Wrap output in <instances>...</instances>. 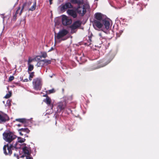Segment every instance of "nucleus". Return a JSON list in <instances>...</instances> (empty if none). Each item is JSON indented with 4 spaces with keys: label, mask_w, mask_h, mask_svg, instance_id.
<instances>
[{
    "label": "nucleus",
    "mask_w": 159,
    "mask_h": 159,
    "mask_svg": "<svg viewBox=\"0 0 159 159\" xmlns=\"http://www.w3.org/2000/svg\"><path fill=\"white\" fill-rule=\"evenodd\" d=\"M33 60L29 58L28 61V64H30V63Z\"/></svg>",
    "instance_id": "29"
},
{
    "label": "nucleus",
    "mask_w": 159,
    "mask_h": 159,
    "mask_svg": "<svg viewBox=\"0 0 159 159\" xmlns=\"http://www.w3.org/2000/svg\"><path fill=\"white\" fill-rule=\"evenodd\" d=\"M53 49V48H51V49H50L49 51H48V52H50Z\"/></svg>",
    "instance_id": "35"
},
{
    "label": "nucleus",
    "mask_w": 159,
    "mask_h": 159,
    "mask_svg": "<svg viewBox=\"0 0 159 159\" xmlns=\"http://www.w3.org/2000/svg\"><path fill=\"white\" fill-rule=\"evenodd\" d=\"M11 95V92H9L4 97V98H10Z\"/></svg>",
    "instance_id": "22"
},
{
    "label": "nucleus",
    "mask_w": 159,
    "mask_h": 159,
    "mask_svg": "<svg viewBox=\"0 0 159 159\" xmlns=\"http://www.w3.org/2000/svg\"><path fill=\"white\" fill-rule=\"evenodd\" d=\"M28 71H31L34 68V66L33 65L31 64H28Z\"/></svg>",
    "instance_id": "17"
},
{
    "label": "nucleus",
    "mask_w": 159,
    "mask_h": 159,
    "mask_svg": "<svg viewBox=\"0 0 159 159\" xmlns=\"http://www.w3.org/2000/svg\"><path fill=\"white\" fill-rule=\"evenodd\" d=\"M41 56V57H43V58H45L47 57V54L46 52H43Z\"/></svg>",
    "instance_id": "25"
},
{
    "label": "nucleus",
    "mask_w": 159,
    "mask_h": 159,
    "mask_svg": "<svg viewBox=\"0 0 159 159\" xmlns=\"http://www.w3.org/2000/svg\"><path fill=\"white\" fill-rule=\"evenodd\" d=\"M7 106H10L11 105L10 101L9 100H8L7 101Z\"/></svg>",
    "instance_id": "26"
},
{
    "label": "nucleus",
    "mask_w": 159,
    "mask_h": 159,
    "mask_svg": "<svg viewBox=\"0 0 159 159\" xmlns=\"http://www.w3.org/2000/svg\"><path fill=\"white\" fill-rule=\"evenodd\" d=\"M67 13L74 18H76L77 16L76 11L73 9H68L67 11Z\"/></svg>",
    "instance_id": "12"
},
{
    "label": "nucleus",
    "mask_w": 159,
    "mask_h": 159,
    "mask_svg": "<svg viewBox=\"0 0 159 159\" xmlns=\"http://www.w3.org/2000/svg\"><path fill=\"white\" fill-rule=\"evenodd\" d=\"M99 36L100 39L101 40V43L103 44V45H105V44L106 43V39L102 36V35L101 33L99 34Z\"/></svg>",
    "instance_id": "14"
},
{
    "label": "nucleus",
    "mask_w": 159,
    "mask_h": 159,
    "mask_svg": "<svg viewBox=\"0 0 159 159\" xmlns=\"http://www.w3.org/2000/svg\"><path fill=\"white\" fill-rule=\"evenodd\" d=\"M81 22L79 21H77L75 22L70 26L71 29V33H74L76 32V29L80 26L81 25Z\"/></svg>",
    "instance_id": "8"
},
{
    "label": "nucleus",
    "mask_w": 159,
    "mask_h": 159,
    "mask_svg": "<svg viewBox=\"0 0 159 159\" xmlns=\"http://www.w3.org/2000/svg\"><path fill=\"white\" fill-rule=\"evenodd\" d=\"M55 92V91L54 89H52L46 91V93L47 94H50L51 93H54Z\"/></svg>",
    "instance_id": "23"
},
{
    "label": "nucleus",
    "mask_w": 159,
    "mask_h": 159,
    "mask_svg": "<svg viewBox=\"0 0 159 159\" xmlns=\"http://www.w3.org/2000/svg\"><path fill=\"white\" fill-rule=\"evenodd\" d=\"M93 25L95 30L105 32L109 29L110 24L109 21L93 20Z\"/></svg>",
    "instance_id": "2"
},
{
    "label": "nucleus",
    "mask_w": 159,
    "mask_h": 159,
    "mask_svg": "<svg viewBox=\"0 0 159 159\" xmlns=\"http://www.w3.org/2000/svg\"><path fill=\"white\" fill-rule=\"evenodd\" d=\"M9 120V118L6 115L0 114V123L5 122Z\"/></svg>",
    "instance_id": "13"
},
{
    "label": "nucleus",
    "mask_w": 159,
    "mask_h": 159,
    "mask_svg": "<svg viewBox=\"0 0 159 159\" xmlns=\"http://www.w3.org/2000/svg\"><path fill=\"white\" fill-rule=\"evenodd\" d=\"M50 61H47V60H46V61H45V63H48V64H50Z\"/></svg>",
    "instance_id": "30"
},
{
    "label": "nucleus",
    "mask_w": 159,
    "mask_h": 159,
    "mask_svg": "<svg viewBox=\"0 0 159 159\" xmlns=\"http://www.w3.org/2000/svg\"><path fill=\"white\" fill-rule=\"evenodd\" d=\"M66 107V103L65 102H60L57 104V111L60 112L62 110L64 109Z\"/></svg>",
    "instance_id": "10"
},
{
    "label": "nucleus",
    "mask_w": 159,
    "mask_h": 159,
    "mask_svg": "<svg viewBox=\"0 0 159 159\" xmlns=\"http://www.w3.org/2000/svg\"><path fill=\"white\" fill-rule=\"evenodd\" d=\"M94 20L98 21H109L106 16L100 13H96L94 14Z\"/></svg>",
    "instance_id": "6"
},
{
    "label": "nucleus",
    "mask_w": 159,
    "mask_h": 159,
    "mask_svg": "<svg viewBox=\"0 0 159 159\" xmlns=\"http://www.w3.org/2000/svg\"><path fill=\"white\" fill-rule=\"evenodd\" d=\"M28 81V80L27 79H25L24 80V82H27Z\"/></svg>",
    "instance_id": "34"
},
{
    "label": "nucleus",
    "mask_w": 159,
    "mask_h": 159,
    "mask_svg": "<svg viewBox=\"0 0 159 159\" xmlns=\"http://www.w3.org/2000/svg\"><path fill=\"white\" fill-rule=\"evenodd\" d=\"M50 77L51 78H52V76H51Z\"/></svg>",
    "instance_id": "40"
},
{
    "label": "nucleus",
    "mask_w": 159,
    "mask_h": 159,
    "mask_svg": "<svg viewBox=\"0 0 159 159\" xmlns=\"http://www.w3.org/2000/svg\"><path fill=\"white\" fill-rule=\"evenodd\" d=\"M108 44V46H107V47H108V45L109 44V43H108V44Z\"/></svg>",
    "instance_id": "39"
},
{
    "label": "nucleus",
    "mask_w": 159,
    "mask_h": 159,
    "mask_svg": "<svg viewBox=\"0 0 159 159\" xmlns=\"http://www.w3.org/2000/svg\"><path fill=\"white\" fill-rule=\"evenodd\" d=\"M24 8V6H23L22 7V8L21 10L20 11V13H19V15H20L21 14V13H22V10Z\"/></svg>",
    "instance_id": "31"
},
{
    "label": "nucleus",
    "mask_w": 159,
    "mask_h": 159,
    "mask_svg": "<svg viewBox=\"0 0 159 159\" xmlns=\"http://www.w3.org/2000/svg\"><path fill=\"white\" fill-rule=\"evenodd\" d=\"M45 61L46 62V60H41L38 62L37 64L38 67L43 66L45 64Z\"/></svg>",
    "instance_id": "15"
},
{
    "label": "nucleus",
    "mask_w": 159,
    "mask_h": 159,
    "mask_svg": "<svg viewBox=\"0 0 159 159\" xmlns=\"http://www.w3.org/2000/svg\"><path fill=\"white\" fill-rule=\"evenodd\" d=\"M68 31L66 30L63 29L60 30L56 36H55V39L56 41L58 40H62L66 39V38H63L68 33Z\"/></svg>",
    "instance_id": "4"
},
{
    "label": "nucleus",
    "mask_w": 159,
    "mask_h": 159,
    "mask_svg": "<svg viewBox=\"0 0 159 159\" xmlns=\"http://www.w3.org/2000/svg\"><path fill=\"white\" fill-rule=\"evenodd\" d=\"M62 22L64 25H66L71 23V20L65 15L62 16Z\"/></svg>",
    "instance_id": "7"
},
{
    "label": "nucleus",
    "mask_w": 159,
    "mask_h": 159,
    "mask_svg": "<svg viewBox=\"0 0 159 159\" xmlns=\"http://www.w3.org/2000/svg\"><path fill=\"white\" fill-rule=\"evenodd\" d=\"M107 64H108V63H107V64H105V65H104L103 66H102L101 67H103V66H106V65H107Z\"/></svg>",
    "instance_id": "37"
},
{
    "label": "nucleus",
    "mask_w": 159,
    "mask_h": 159,
    "mask_svg": "<svg viewBox=\"0 0 159 159\" xmlns=\"http://www.w3.org/2000/svg\"><path fill=\"white\" fill-rule=\"evenodd\" d=\"M41 58V56H38L35 57L34 60L36 61H38L39 60H40Z\"/></svg>",
    "instance_id": "21"
},
{
    "label": "nucleus",
    "mask_w": 159,
    "mask_h": 159,
    "mask_svg": "<svg viewBox=\"0 0 159 159\" xmlns=\"http://www.w3.org/2000/svg\"><path fill=\"white\" fill-rule=\"evenodd\" d=\"M25 139L22 138L21 137H18L17 142L18 143H22L24 142Z\"/></svg>",
    "instance_id": "18"
},
{
    "label": "nucleus",
    "mask_w": 159,
    "mask_h": 159,
    "mask_svg": "<svg viewBox=\"0 0 159 159\" xmlns=\"http://www.w3.org/2000/svg\"><path fill=\"white\" fill-rule=\"evenodd\" d=\"M53 107V104H52L51 105V107L52 109V108Z\"/></svg>",
    "instance_id": "36"
},
{
    "label": "nucleus",
    "mask_w": 159,
    "mask_h": 159,
    "mask_svg": "<svg viewBox=\"0 0 159 159\" xmlns=\"http://www.w3.org/2000/svg\"><path fill=\"white\" fill-rule=\"evenodd\" d=\"M52 0H49L50 4V5H51L52 4Z\"/></svg>",
    "instance_id": "33"
},
{
    "label": "nucleus",
    "mask_w": 159,
    "mask_h": 159,
    "mask_svg": "<svg viewBox=\"0 0 159 159\" xmlns=\"http://www.w3.org/2000/svg\"><path fill=\"white\" fill-rule=\"evenodd\" d=\"M16 120L19 121L22 123L26 122V120L25 119H16Z\"/></svg>",
    "instance_id": "20"
},
{
    "label": "nucleus",
    "mask_w": 159,
    "mask_h": 159,
    "mask_svg": "<svg viewBox=\"0 0 159 159\" xmlns=\"http://www.w3.org/2000/svg\"><path fill=\"white\" fill-rule=\"evenodd\" d=\"M36 7V4H34L30 8L29 10L30 11H33L35 10Z\"/></svg>",
    "instance_id": "24"
},
{
    "label": "nucleus",
    "mask_w": 159,
    "mask_h": 159,
    "mask_svg": "<svg viewBox=\"0 0 159 159\" xmlns=\"http://www.w3.org/2000/svg\"><path fill=\"white\" fill-rule=\"evenodd\" d=\"M20 7H19L18 8L17 10H16V14H18L19 13V11L20 10Z\"/></svg>",
    "instance_id": "28"
},
{
    "label": "nucleus",
    "mask_w": 159,
    "mask_h": 159,
    "mask_svg": "<svg viewBox=\"0 0 159 159\" xmlns=\"http://www.w3.org/2000/svg\"><path fill=\"white\" fill-rule=\"evenodd\" d=\"M18 132L20 135H26V134L29 133L30 130L27 128H21L18 130Z\"/></svg>",
    "instance_id": "11"
},
{
    "label": "nucleus",
    "mask_w": 159,
    "mask_h": 159,
    "mask_svg": "<svg viewBox=\"0 0 159 159\" xmlns=\"http://www.w3.org/2000/svg\"><path fill=\"white\" fill-rule=\"evenodd\" d=\"M3 102L4 103H5V102H4V101H3Z\"/></svg>",
    "instance_id": "41"
},
{
    "label": "nucleus",
    "mask_w": 159,
    "mask_h": 159,
    "mask_svg": "<svg viewBox=\"0 0 159 159\" xmlns=\"http://www.w3.org/2000/svg\"><path fill=\"white\" fill-rule=\"evenodd\" d=\"M14 79V77L13 76H10L9 79V80L10 81Z\"/></svg>",
    "instance_id": "27"
},
{
    "label": "nucleus",
    "mask_w": 159,
    "mask_h": 159,
    "mask_svg": "<svg viewBox=\"0 0 159 159\" xmlns=\"http://www.w3.org/2000/svg\"><path fill=\"white\" fill-rule=\"evenodd\" d=\"M17 126H20V124H18V125H17Z\"/></svg>",
    "instance_id": "38"
},
{
    "label": "nucleus",
    "mask_w": 159,
    "mask_h": 159,
    "mask_svg": "<svg viewBox=\"0 0 159 159\" xmlns=\"http://www.w3.org/2000/svg\"><path fill=\"white\" fill-rule=\"evenodd\" d=\"M14 155L15 156H16V157H17V159H19L18 156V155L17 154H16V153H15L14 154Z\"/></svg>",
    "instance_id": "32"
},
{
    "label": "nucleus",
    "mask_w": 159,
    "mask_h": 159,
    "mask_svg": "<svg viewBox=\"0 0 159 159\" xmlns=\"http://www.w3.org/2000/svg\"><path fill=\"white\" fill-rule=\"evenodd\" d=\"M4 139L9 143L11 142L16 138V136L10 132H5L3 134Z\"/></svg>",
    "instance_id": "3"
},
{
    "label": "nucleus",
    "mask_w": 159,
    "mask_h": 159,
    "mask_svg": "<svg viewBox=\"0 0 159 159\" xmlns=\"http://www.w3.org/2000/svg\"><path fill=\"white\" fill-rule=\"evenodd\" d=\"M60 7L61 11H65L67 9L72 8L73 6L70 3L66 2L62 4Z\"/></svg>",
    "instance_id": "9"
},
{
    "label": "nucleus",
    "mask_w": 159,
    "mask_h": 159,
    "mask_svg": "<svg viewBox=\"0 0 159 159\" xmlns=\"http://www.w3.org/2000/svg\"><path fill=\"white\" fill-rule=\"evenodd\" d=\"M44 101L48 105H51V99L49 97H47Z\"/></svg>",
    "instance_id": "16"
},
{
    "label": "nucleus",
    "mask_w": 159,
    "mask_h": 159,
    "mask_svg": "<svg viewBox=\"0 0 159 159\" xmlns=\"http://www.w3.org/2000/svg\"><path fill=\"white\" fill-rule=\"evenodd\" d=\"M20 145H18V143L16 142L15 144L9 146L8 145H5L3 149L4 153L5 155H11L12 153L11 148L13 147L20 152V154L21 155L20 157L24 158V159H32L30 157L31 149L29 146H21L22 148V151L20 153L19 151Z\"/></svg>",
    "instance_id": "1"
},
{
    "label": "nucleus",
    "mask_w": 159,
    "mask_h": 159,
    "mask_svg": "<svg viewBox=\"0 0 159 159\" xmlns=\"http://www.w3.org/2000/svg\"><path fill=\"white\" fill-rule=\"evenodd\" d=\"M29 73L30 74L29 79L30 81H31L32 80V78L34 76V72H32L30 73L29 72Z\"/></svg>",
    "instance_id": "19"
},
{
    "label": "nucleus",
    "mask_w": 159,
    "mask_h": 159,
    "mask_svg": "<svg viewBox=\"0 0 159 159\" xmlns=\"http://www.w3.org/2000/svg\"><path fill=\"white\" fill-rule=\"evenodd\" d=\"M33 84L34 89L37 90L41 89L42 85V81L40 79H34L33 81Z\"/></svg>",
    "instance_id": "5"
}]
</instances>
